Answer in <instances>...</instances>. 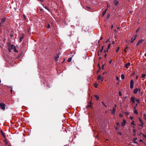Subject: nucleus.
<instances>
[{"label":"nucleus","mask_w":146,"mask_h":146,"mask_svg":"<svg viewBox=\"0 0 146 146\" xmlns=\"http://www.w3.org/2000/svg\"><path fill=\"white\" fill-rule=\"evenodd\" d=\"M6 106V105L5 103H0V108L2 110H3V111L5 110Z\"/></svg>","instance_id":"f257e3e1"},{"label":"nucleus","mask_w":146,"mask_h":146,"mask_svg":"<svg viewBox=\"0 0 146 146\" xmlns=\"http://www.w3.org/2000/svg\"><path fill=\"white\" fill-rule=\"evenodd\" d=\"M14 47V45L13 44L8 45V49L10 52H11V50Z\"/></svg>","instance_id":"f03ea898"},{"label":"nucleus","mask_w":146,"mask_h":146,"mask_svg":"<svg viewBox=\"0 0 146 146\" xmlns=\"http://www.w3.org/2000/svg\"><path fill=\"white\" fill-rule=\"evenodd\" d=\"M134 84V81L133 80H131L130 82V88L131 89H132L133 88V85Z\"/></svg>","instance_id":"7ed1b4c3"},{"label":"nucleus","mask_w":146,"mask_h":146,"mask_svg":"<svg viewBox=\"0 0 146 146\" xmlns=\"http://www.w3.org/2000/svg\"><path fill=\"white\" fill-rule=\"evenodd\" d=\"M24 33H22L21 34V36L19 38V42H21L22 41V40L24 38Z\"/></svg>","instance_id":"20e7f679"},{"label":"nucleus","mask_w":146,"mask_h":146,"mask_svg":"<svg viewBox=\"0 0 146 146\" xmlns=\"http://www.w3.org/2000/svg\"><path fill=\"white\" fill-rule=\"evenodd\" d=\"M126 123V121L125 120L123 119V121L121 123V125L122 127H124L125 125V124Z\"/></svg>","instance_id":"39448f33"},{"label":"nucleus","mask_w":146,"mask_h":146,"mask_svg":"<svg viewBox=\"0 0 146 146\" xmlns=\"http://www.w3.org/2000/svg\"><path fill=\"white\" fill-rule=\"evenodd\" d=\"M137 36L136 35L135 36H134V38H133V37H132L131 38V43H133V42L136 39Z\"/></svg>","instance_id":"423d86ee"},{"label":"nucleus","mask_w":146,"mask_h":146,"mask_svg":"<svg viewBox=\"0 0 146 146\" xmlns=\"http://www.w3.org/2000/svg\"><path fill=\"white\" fill-rule=\"evenodd\" d=\"M131 100L133 104H134L135 102V98L133 97H132L131 98Z\"/></svg>","instance_id":"0eeeda50"},{"label":"nucleus","mask_w":146,"mask_h":146,"mask_svg":"<svg viewBox=\"0 0 146 146\" xmlns=\"http://www.w3.org/2000/svg\"><path fill=\"white\" fill-rule=\"evenodd\" d=\"M142 41H143V40H139V41H138V42H137V43L136 44V45L138 46L140 44H141L142 43Z\"/></svg>","instance_id":"6e6552de"},{"label":"nucleus","mask_w":146,"mask_h":146,"mask_svg":"<svg viewBox=\"0 0 146 146\" xmlns=\"http://www.w3.org/2000/svg\"><path fill=\"white\" fill-rule=\"evenodd\" d=\"M1 133L2 134V135L3 136V137L4 138H6V136L5 135V134L3 132V131L1 130Z\"/></svg>","instance_id":"1a4fd4ad"},{"label":"nucleus","mask_w":146,"mask_h":146,"mask_svg":"<svg viewBox=\"0 0 146 146\" xmlns=\"http://www.w3.org/2000/svg\"><path fill=\"white\" fill-rule=\"evenodd\" d=\"M130 65V63L128 62L126 63L125 65V67L126 68H128V66H129Z\"/></svg>","instance_id":"9d476101"},{"label":"nucleus","mask_w":146,"mask_h":146,"mask_svg":"<svg viewBox=\"0 0 146 146\" xmlns=\"http://www.w3.org/2000/svg\"><path fill=\"white\" fill-rule=\"evenodd\" d=\"M115 110L116 109L114 108H113L112 110V111L111 112V114L112 115L114 114L115 111Z\"/></svg>","instance_id":"9b49d317"},{"label":"nucleus","mask_w":146,"mask_h":146,"mask_svg":"<svg viewBox=\"0 0 146 146\" xmlns=\"http://www.w3.org/2000/svg\"><path fill=\"white\" fill-rule=\"evenodd\" d=\"M56 55H57V56L55 57V58H54V60L56 61H57L58 60V59L59 58V55L58 54H57Z\"/></svg>","instance_id":"f8f14e48"},{"label":"nucleus","mask_w":146,"mask_h":146,"mask_svg":"<svg viewBox=\"0 0 146 146\" xmlns=\"http://www.w3.org/2000/svg\"><path fill=\"white\" fill-rule=\"evenodd\" d=\"M138 91V89L136 88L133 91V93L135 94H136Z\"/></svg>","instance_id":"ddd939ff"},{"label":"nucleus","mask_w":146,"mask_h":146,"mask_svg":"<svg viewBox=\"0 0 146 146\" xmlns=\"http://www.w3.org/2000/svg\"><path fill=\"white\" fill-rule=\"evenodd\" d=\"M137 139V138H135L133 139V141L134 143L137 144L138 143L136 141Z\"/></svg>","instance_id":"4468645a"},{"label":"nucleus","mask_w":146,"mask_h":146,"mask_svg":"<svg viewBox=\"0 0 146 146\" xmlns=\"http://www.w3.org/2000/svg\"><path fill=\"white\" fill-rule=\"evenodd\" d=\"M6 20L5 18H3L1 19V23L2 24Z\"/></svg>","instance_id":"2eb2a0df"},{"label":"nucleus","mask_w":146,"mask_h":146,"mask_svg":"<svg viewBox=\"0 0 146 146\" xmlns=\"http://www.w3.org/2000/svg\"><path fill=\"white\" fill-rule=\"evenodd\" d=\"M135 108H136L135 107H134V113H135V114H138V112H137V110L135 109Z\"/></svg>","instance_id":"dca6fc26"},{"label":"nucleus","mask_w":146,"mask_h":146,"mask_svg":"<svg viewBox=\"0 0 146 146\" xmlns=\"http://www.w3.org/2000/svg\"><path fill=\"white\" fill-rule=\"evenodd\" d=\"M42 5L44 8L48 10V11H50V9H49L46 6H45L44 4H42Z\"/></svg>","instance_id":"f3484780"},{"label":"nucleus","mask_w":146,"mask_h":146,"mask_svg":"<svg viewBox=\"0 0 146 146\" xmlns=\"http://www.w3.org/2000/svg\"><path fill=\"white\" fill-rule=\"evenodd\" d=\"M114 3L116 6H117L119 2L116 0H115L114 1Z\"/></svg>","instance_id":"a211bd4d"},{"label":"nucleus","mask_w":146,"mask_h":146,"mask_svg":"<svg viewBox=\"0 0 146 146\" xmlns=\"http://www.w3.org/2000/svg\"><path fill=\"white\" fill-rule=\"evenodd\" d=\"M94 97L96 98V100H98L99 99V98L98 95H95L94 96Z\"/></svg>","instance_id":"6ab92c4d"},{"label":"nucleus","mask_w":146,"mask_h":146,"mask_svg":"<svg viewBox=\"0 0 146 146\" xmlns=\"http://www.w3.org/2000/svg\"><path fill=\"white\" fill-rule=\"evenodd\" d=\"M13 48L14 50V51L15 52H18V51L17 50L16 48V47L15 46H14V47H13Z\"/></svg>","instance_id":"aec40b11"},{"label":"nucleus","mask_w":146,"mask_h":146,"mask_svg":"<svg viewBox=\"0 0 146 146\" xmlns=\"http://www.w3.org/2000/svg\"><path fill=\"white\" fill-rule=\"evenodd\" d=\"M101 78V76L100 75H99L97 77V79L98 80H100Z\"/></svg>","instance_id":"412c9836"},{"label":"nucleus","mask_w":146,"mask_h":146,"mask_svg":"<svg viewBox=\"0 0 146 146\" xmlns=\"http://www.w3.org/2000/svg\"><path fill=\"white\" fill-rule=\"evenodd\" d=\"M72 58L71 57H69L67 61L68 62H70L72 60Z\"/></svg>","instance_id":"4be33fe9"},{"label":"nucleus","mask_w":146,"mask_h":146,"mask_svg":"<svg viewBox=\"0 0 146 146\" xmlns=\"http://www.w3.org/2000/svg\"><path fill=\"white\" fill-rule=\"evenodd\" d=\"M121 78L123 80L125 78V76L123 74H122L121 75Z\"/></svg>","instance_id":"5701e85b"},{"label":"nucleus","mask_w":146,"mask_h":146,"mask_svg":"<svg viewBox=\"0 0 146 146\" xmlns=\"http://www.w3.org/2000/svg\"><path fill=\"white\" fill-rule=\"evenodd\" d=\"M143 119L146 121V114H144L143 115Z\"/></svg>","instance_id":"b1692460"},{"label":"nucleus","mask_w":146,"mask_h":146,"mask_svg":"<svg viewBox=\"0 0 146 146\" xmlns=\"http://www.w3.org/2000/svg\"><path fill=\"white\" fill-rule=\"evenodd\" d=\"M88 107H90V108L92 109L93 108L92 106L90 105H89L88 106H86V108H88Z\"/></svg>","instance_id":"393cba45"},{"label":"nucleus","mask_w":146,"mask_h":146,"mask_svg":"<svg viewBox=\"0 0 146 146\" xmlns=\"http://www.w3.org/2000/svg\"><path fill=\"white\" fill-rule=\"evenodd\" d=\"M98 85V84L96 83H95L94 84V86L96 88H97V87H98L97 86Z\"/></svg>","instance_id":"a878e982"},{"label":"nucleus","mask_w":146,"mask_h":146,"mask_svg":"<svg viewBox=\"0 0 146 146\" xmlns=\"http://www.w3.org/2000/svg\"><path fill=\"white\" fill-rule=\"evenodd\" d=\"M146 74H143L141 76L142 78H144L146 76Z\"/></svg>","instance_id":"bb28decb"},{"label":"nucleus","mask_w":146,"mask_h":146,"mask_svg":"<svg viewBox=\"0 0 146 146\" xmlns=\"http://www.w3.org/2000/svg\"><path fill=\"white\" fill-rule=\"evenodd\" d=\"M141 123V124H140L139 125L140 126H141V127H143V122Z\"/></svg>","instance_id":"cd10ccee"},{"label":"nucleus","mask_w":146,"mask_h":146,"mask_svg":"<svg viewBox=\"0 0 146 146\" xmlns=\"http://www.w3.org/2000/svg\"><path fill=\"white\" fill-rule=\"evenodd\" d=\"M131 125H135V124H134V121H133L131 123Z\"/></svg>","instance_id":"c85d7f7f"},{"label":"nucleus","mask_w":146,"mask_h":146,"mask_svg":"<svg viewBox=\"0 0 146 146\" xmlns=\"http://www.w3.org/2000/svg\"><path fill=\"white\" fill-rule=\"evenodd\" d=\"M103 48L104 46H102V49L100 50V52H102L103 49Z\"/></svg>","instance_id":"c756f323"},{"label":"nucleus","mask_w":146,"mask_h":146,"mask_svg":"<svg viewBox=\"0 0 146 146\" xmlns=\"http://www.w3.org/2000/svg\"><path fill=\"white\" fill-rule=\"evenodd\" d=\"M139 121H140V123L143 122L142 119H141L140 117L139 118Z\"/></svg>","instance_id":"7c9ffc66"},{"label":"nucleus","mask_w":146,"mask_h":146,"mask_svg":"<svg viewBox=\"0 0 146 146\" xmlns=\"http://www.w3.org/2000/svg\"><path fill=\"white\" fill-rule=\"evenodd\" d=\"M106 11H104L103 12L102 14L103 16L106 14Z\"/></svg>","instance_id":"2f4dec72"},{"label":"nucleus","mask_w":146,"mask_h":146,"mask_svg":"<svg viewBox=\"0 0 146 146\" xmlns=\"http://www.w3.org/2000/svg\"><path fill=\"white\" fill-rule=\"evenodd\" d=\"M119 48H119V47H117V49L116 50V52H118V51H119Z\"/></svg>","instance_id":"473e14b6"},{"label":"nucleus","mask_w":146,"mask_h":146,"mask_svg":"<svg viewBox=\"0 0 146 146\" xmlns=\"http://www.w3.org/2000/svg\"><path fill=\"white\" fill-rule=\"evenodd\" d=\"M116 124L117 126H119L120 125V124L119 123L117 122L116 123Z\"/></svg>","instance_id":"72a5a7b5"},{"label":"nucleus","mask_w":146,"mask_h":146,"mask_svg":"<svg viewBox=\"0 0 146 146\" xmlns=\"http://www.w3.org/2000/svg\"><path fill=\"white\" fill-rule=\"evenodd\" d=\"M136 132V130L135 129H133V132L134 133H135Z\"/></svg>","instance_id":"f704fd0d"},{"label":"nucleus","mask_w":146,"mask_h":146,"mask_svg":"<svg viewBox=\"0 0 146 146\" xmlns=\"http://www.w3.org/2000/svg\"><path fill=\"white\" fill-rule=\"evenodd\" d=\"M119 94L120 96H121L122 94L121 92H119Z\"/></svg>","instance_id":"c9c22d12"},{"label":"nucleus","mask_w":146,"mask_h":146,"mask_svg":"<svg viewBox=\"0 0 146 146\" xmlns=\"http://www.w3.org/2000/svg\"><path fill=\"white\" fill-rule=\"evenodd\" d=\"M136 101L138 103H139L140 102V100H138V99H136Z\"/></svg>","instance_id":"e433bc0d"},{"label":"nucleus","mask_w":146,"mask_h":146,"mask_svg":"<svg viewBox=\"0 0 146 146\" xmlns=\"http://www.w3.org/2000/svg\"><path fill=\"white\" fill-rule=\"evenodd\" d=\"M108 49H107L106 50H104V52L105 53L106 52H108Z\"/></svg>","instance_id":"4c0bfd02"},{"label":"nucleus","mask_w":146,"mask_h":146,"mask_svg":"<svg viewBox=\"0 0 146 146\" xmlns=\"http://www.w3.org/2000/svg\"><path fill=\"white\" fill-rule=\"evenodd\" d=\"M142 135H143V136L145 138V139H146V135H145V134H142Z\"/></svg>","instance_id":"58836bf2"},{"label":"nucleus","mask_w":146,"mask_h":146,"mask_svg":"<svg viewBox=\"0 0 146 146\" xmlns=\"http://www.w3.org/2000/svg\"><path fill=\"white\" fill-rule=\"evenodd\" d=\"M111 44H109V45L108 46V49H109L110 48V45Z\"/></svg>","instance_id":"ea45409f"},{"label":"nucleus","mask_w":146,"mask_h":146,"mask_svg":"<svg viewBox=\"0 0 146 146\" xmlns=\"http://www.w3.org/2000/svg\"><path fill=\"white\" fill-rule=\"evenodd\" d=\"M118 134H119L120 135H122V133L120 132H118Z\"/></svg>","instance_id":"a19ab883"},{"label":"nucleus","mask_w":146,"mask_h":146,"mask_svg":"<svg viewBox=\"0 0 146 146\" xmlns=\"http://www.w3.org/2000/svg\"><path fill=\"white\" fill-rule=\"evenodd\" d=\"M86 7L88 9H89V10H91V8L90 7L87 6V7Z\"/></svg>","instance_id":"79ce46f5"},{"label":"nucleus","mask_w":146,"mask_h":146,"mask_svg":"<svg viewBox=\"0 0 146 146\" xmlns=\"http://www.w3.org/2000/svg\"><path fill=\"white\" fill-rule=\"evenodd\" d=\"M50 25L49 24H48V25L47 26V28L48 29H49V28H50Z\"/></svg>","instance_id":"37998d69"},{"label":"nucleus","mask_w":146,"mask_h":146,"mask_svg":"<svg viewBox=\"0 0 146 146\" xmlns=\"http://www.w3.org/2000/svg\"><path fill=\"white\" fill-rule=\"evenodd\" d=\"M133 118L132 116H130V119H131V120L133 119Z\"/></svg>","instance_id":"c03bdc74"},{"label":"nucleus","mask_w":146,"mask_h":146,"mask_svg":"<svg viewBox=\"0 0 146 146\" xmlns=\"http://www.w3.org/2000/svg\"><path fill=\"white\" fill-rule=\"evenodd\" d=\"M23 17L26 20V16L25 15H23Z\"/></svg>","instance_id":"a18cd8bd"},{"label":"nucleus","mask_w":146,"mask_h":146,"mask_svg":"<svg viewBox=\"0 0 146 146\" xmlns=\"http://www.w3.org/2000/svg\"><path fill=\"white\" fill-rule=\"evenodd\" d=\"M116 80H117V81L119 80V78L117 76L116 77Z\"/></svg>","instance_id":"49530a36"},{"label":"nucleus","mask_w":146,"mask_h":146,"mask_svg":"<svg viewBox=\"0 0 146 146\" xmlns=\"http://www.w3.org/2000/svg\"><path fill=\"white\" fill-rule=\"evenodd\" d=\"M112 59H111L109 61V63L110 64L112 62Z\"/></svg>","instance_id":"de8ad7c7"},{"label":"nucleus","mask_w":146,"mask_h":146,"mask_svg":"<svg viewBox=\"0 0 146 146\" xmlns=\"http://www.w3.org/2000/svg\"><path fill=\"white\" fill-rule=\"evenodd\" d=\"M10 87V88H11V93H12V89H12V87Z\"/></svg>","instance_id":"09e8293b"},{"label":"nucleus","mask_w":146,"mask_h":146,"mask_svg":"<svg viewBox=\"0 0 146 146\" xmlns=\"http://www.w3.org/2000/svg\"><path fill=\"white\" fill-rule=\"evenodd\" d=\"M109 41V39H108L106 40V41L105 42H106V43H107Z\"/></svg>","instance_id":"8fccbe9b"},{"label":"nucleus","mask_w":146,"mask_h":146,"mask_svg":"<svg viewBox=\"0 0 146 146\" xmlns=\"http://www.w3.org/2000/svg\"><path fill=\"white\" fill-rule=\"evenodd\" d=\"M102 103L103 106H104L105 105V104L103 102H102Z\"/></svg>","instance_id":"3c124183"},{"label":"nucleus","mask_w":146,"mask_h":146,"mask_svg":"<svg viewBox=\"0 0 146 146\" xmlns=\"http://www.w3.org/2000/svg\"><path fill=\"white\" fill-rule=\"evenodd\" d=\"M2 24L1 23H0V27H2Z\"/></svg>","instance_id":"603ef678"},{"label":"nucleus","mask_w":146,"mask_h":146,"mask_svg":"<svg viewBox=\"0 0 146 146\" xmlns=\"http://www.w3.org/2000/svg\"><path fill=\"white\" fill-rule=\"evenodd\" d=\"M38 1H40L41 2H43L44 1L43 0H38Z\"/></svg>","instance_id":"864d4df0"},{"label":"nucleus","mask_w":146,"mask_h":146,"mask_svg":"<svg viewBox=\"0 0 146 146\" xmlns=\"http://www.w3.org/2000/svg\"><path fill=\"white\" fill-rule=\"evenodd\" d=\"M124 52H125V53L127 52V50H126V49H125H125H124Z\"/></svg>","instance_id":"5fc2aeb1"},{"label":"nucleus","mask_w":146,"mask_h":146,"mask_svg":"<svg viewBox=\"0 0 146 146\" xmlns=\"http://www.w3.org/2000/svg\"><path fill=\"white\" fill-rule=\"evenodd\" d=\"M115 129L116 130H117V129H118V128L117 127H115Z\"/></svg>","instance_id":"6e6d98bb"},{"label":"nucleus","mask_w":146,"mask_h":146,"mask_svg":"<svg viewBox=\"0 0 146 146\" xmlns=\"http://www.w3.org/2000/svg\"><path fill=\"white\" fill-rule=\"evenodd\" d=\"M107 56V55L106 54H105L104 55V57L105 58H106V57Z\"/></svg>","instance_id":"4d7b16f0"},{"label":"nucleus","mask_w":146,"mask_h":146,"mask_svg":"<svg viewBox=\"0 0 146 146\" xmlns=\"http://www.w3.org/2000/svg\"><path fill=\"white\" fill-rule=\"evenodd\" d=\"M139 141L140 142H143V140L142 139H140Z\"/></svg>","instance_id":"13d9d810"},{"label":"nucleus","mask_w":146,"mask_h":146,"mask_svg":"<svg viewBox=\"0 0 146 146\" xmlns=\"http://www.w3.org/2000/svg\"><path fill=\"white\" fill-rule=\"evenodd\" d=\"M135 78H136V79H138V76H136V77H135Z\"/></svg>","instance_id":"bf43d9fd"},{"label":"nucleus","mask_w":146,"mask_h":146,"mask_svg":"<svg viewBox=\"0 0 146 146\" xmlns=\"http://www.w3.org/2000/svg\"><path fill=\"white\" fill-rule=\"evenodd\" d=\"M110 7V5L107 4V7H108V8L109 7Z\"/></svg>","instance_id":"052dcab7"},{"label":"nucleus","mask_w":146,"mask_h":146,"mask_svg":"<svg viewBox=\"0 0 146 146\" xmlns=\"http://www.w3.org/2000/svg\"><path fill=\"white\" fill-rule=\"evenodd\" d=\"M125 113L126 114V115H129V114H128V112H126Z\"/></svg>","instance_id":"680f3d73"},{"label":"nucleus","mask_w":146,"mask_h":146,"mask_svg":"<svg viewBox=\"0 0 146 146\" xmlns=\"http://www.w3.org/2000/svg\"><path fill=\"white\" fill-rule=\"evenodd\" d=\"M115 44V41H113L112 42V44Z\"/></svg>","instance_id":"e2e57ef3"},{"label":"nucleus","mask_w":146,"mask_h":146,"mask_svg":"<svg viewBox=\"0 0 146 146\" xmlns=\"http://www.w3.org/2000/svg\"><path fill=\"white\" fill-rule=\"evenodd\" d=\"M108 7H107V8L106 9L105 11H106V12L107 11V10H108Z\"/></svg>","instance_id":"0e129e2a"},{"label":"nucleus","mask_w":146,"mask_h":146,"mask_svg":"<svg viewBox=\"0 0 146 146\" xmlns=\"http://www.w3.org/2000/svg\"><path fill=\"white\" fill-rule=\"evenodd\" d=\"M113 25H112L111 26V29H112V28H113Z\"/></svg>","instance_id":"69168bd1"},{"label":"nucleus","mask_w":146,"mask_h":146,"mask_svg":"<svg viewBox=\"0 0 146 146\" xmlns=\"http://www.w3.org/2000/svg\"><path fill=\"white\" fill-rule=\"evenodd\" d=\"M89 104H92V102H89Z\"/></svg>","instance_id":"338daca9"},{"label":"nucleus","mask_w":146,"mask_h":146,"mask_svg":"<svg viewBox=\"0 0 146 146\" xmlns=\"http://www.w3.org/2000/svg\"><path fill=\"white\" fill-rule=\"evenodd\" d=\"M138 91L139 92H140L141 91V90L140 89H139V90H138Z\"/></svg>","instance_id":"774afa93"}]
</instances>
